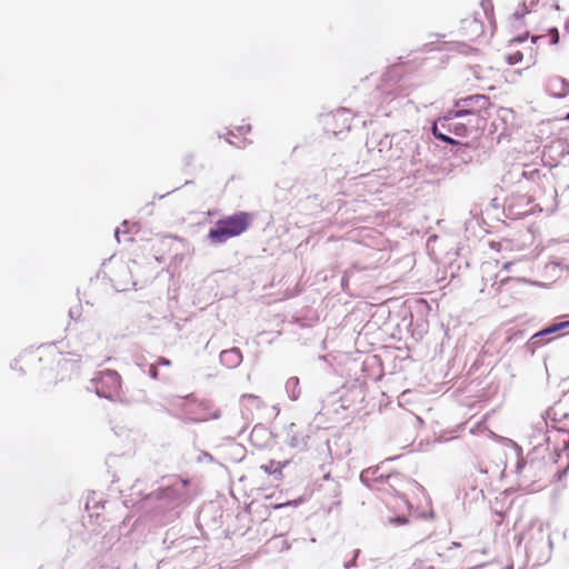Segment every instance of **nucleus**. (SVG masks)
Segmentation results:
<instances>
[{"mask_svg": "<svg viewBox=\"0 0 569 569\" xmlns=\"http://www.w3.org/2000/svg\"><path fill=\"white\" fill-rule=\"evenodd\" d=\"M94 388L99 397L116 400L121 392V377L113 370H106L94 380Z\"/></svg>", "mask_w": 569, "mask_h": 569, "instance_id": "obj_4", "label": "nucleus"}, {"mask_svg": "<svg viewBox=\"0 0 569 569\" xmlns=\"http://www.w3.org/2000/svg\"><path fill=\"white\" fill-rule=\"evenodd\" d=\"M251 131V126L249 123H242L239 126H232L231 129L228 130V137L226 140L231 144H237L233 142L230 137L237 138L239 136L246 137Z\"/></svg>", "mask_w": 569, "mask_h": 569, "instance_id": "obj_9", "label": "nucleus"}, {"mask_svg": "<svg viewBox=\"0 0 569 569\" xmlns=\"http://www.w3.org/2000/svg\"><path fill=\"white\" fill-rule=\"evenodd\" d=\"M284 465H282L281 462H276L273 460H270L268 463L266 465H262L260 468L266 472V473H279L280 477H282V468H283Z\"/></svg>", "mask_w": 569, "mask_h": 569, "instance_id": "obj_12", "label": "nucleus"}, {"mask_svg": "<svg viewBox=\"0 0 569 569\" xmlns=\"http://www.w3.org/2000/svg\"><path fill=\"white\" fill-rule=\"evenodd\" d=\"M481 8H482L483 13L487 16L488 10L492 9V4L489 0H487V1L481 2Z\"/></svg>", "mask_w": 569, "mask_h": 569, "instance_id": "obj_16", "label": "nucleus"}, {"mask_svg": "<svg viewBox=\"0 0 569 569\" xmlns=\"http://www.w3.org/2000/svg\"><path fill=\"white\" fill-rule=\"evenodd\" d=\"M179 240L178 237L164 236L156 240L152 244V250L158 261H164L173 253V246Z\"/></svg>", "mask_w": 569, "mask_h": 569, "instance_id": "obj_6", "label": "nucleus"}, {"mask_svg": "<svg viewBox=\"0 0 569 569\" xmlns=\"http://www.w3.org/2000/svg\"><path fill=\"white\" fill-rule=\"evenodd\" d=\"M487 72L493 74V71L491 69H488Z\"/></svg>", "mask_w": 569, "mask_h": 569, "instance_id": "obj_19", "label": "nucleus"}, {"mask_svg": "<svg viewBox=\"0 0 569 569\" xmlns=\"http://www.w3.org/2000/svg\"><path fill=\"white\" fill-rule=\"evenodd\" d=\"M567 118L569 119V114L567 116Z\"/></svg>", "mask_w": 569, "mask_h": 569, "instance_id": "obj_20", "label": "nucleus"}, {"mask_svg": "<svg viewBox=\"0 0 569 569\" xmlns=\"http://www.w3.org/2000/svg\"><path fill=\"white\" fill-rule=\"evenodd\" d=\"M551 92L557 97H565L569 93V83L562 78H553L549 82Z\"/></svg>", "mask_w": 569, "mask_h": 569, "instance_id": "obj_8", "label": "nucleus"}, {"mask_svg": "<svg viewBox=\"0 0 569 569\" xmlns=\"http://www.w3.org/2000/svg\"><path fill=\"white\" fill-rule=\"evenodd\" d=\"M251 224V216L240 211L224 217L214 223L209 230L208 238L214 243H222L230 238L243 233Z\"/></svg>", "mask_w": 569, "mask_h": 569, "instance_id": "obj_2", "label": "nucleus"}, {"mask_svg": "<svg viewBox=\"0 0 569 569\" xmlns=\"http://www.w3.org/2000/svg\"><path fill=\"white\" fill-rule=\"evenodd\" d=\"M543 338H545V337H542V338H537L536 343H539V340H540V341H542V340H543Z\"/></svg>", "mask_w": 569, "mask_h": 569, "instance_id": "obj_18", "label": "nucleus"}, {"mask_svg": "<svg viewBox=\"0 0 569 569\" xmlns=\"http://www.w3.org/2000/svg\"><path fill=\"white\" fill-rule=\"evenodd\" d=\"M550 33H551V43H552V44L558 43V41H559V33H558V30H557V29H551V30H550Z\"/></svg>", "mask_w": 569, "mask_h": 569, "instance_id": "obj_15", "label": "nucleus"}, {"mask_svg": "<svg viewBox=\"0 0 569 569\" xmlns=\"http://www.w3.org/2000/svg\"><path fill=\"white\" fill-rule=\"evenodd\" d=\"M459 31L465 40L475 41L483 34V22L476 12L461 20Z\"/></svg>", "mask_w": 569, "mask_h": 569, "instance_id": "obj_5", "label": "nucleus"}, {"mask_svg": "<svg viewBox=\"0 0 569 569\" xmlns=\"http://www.w3.org/2000/svg\"><path fill=\"white\" fill-rule=\"evenodd\" d=\"M241 399H242V400H246V399H248V400H252V401H254L258 406H260V405H261V400H260V398H259L258 396H254V395H242Z\"/></svg>", "mask_w": 569, "mask_h": 569, "instance_id": "obj_14", "label": "nucleus"}, {"mask_svg": "<svg viewBox=\"0 0 569 569\" xmlns=\"http://www.w3.org/2000/svg\"><path fill=\"white\" fill-rule=\"evenodd\" d=\"M480 67H477L475 69V76L480 81L479 88L482 90H492L495 89V81L489 76H480L481 72H483Z\"/></svg>", "mask_w": 569, "mask_h": 569, "instance_id": "obj_11", "label": "nucleus"}, {"mask_svg": "<svg viewBox=\"0 0 569 569\" xmlns=\"http://www.w3.org/2000/svg\"><path fill=\"white\" fill-rule=\"evenodd\" d=\"M455 116L450 114V111L445 117H440L435 120L431 131L432 134L449 144L457 146L459 141L452 139L447 133H452L457 137H465L468 133V124L455 121Z\"/></svg>", "mask_w": 569, "mask_h": 569, "instance_id": "obj_3", "label": "nucleus"}, {"mask_svg": "<svg viewBox=\"0 0 569 569\" xmlns=\"http://www.w3.org/2000/svg\"><path fill=\"white\" fill-rule=\"evenodd\" d=\"M286 505H290V502L277 505V506H274V508L278 509V508H281V507L286 506Z\"/></svg>", "mask_w": 569, "mask_h": 569, "instance_id": "obj_17", "label": "nucleus"}, {"mask_svg": "<svg viewBox=\"0 0 569 569\" xmlns=\"http://www.w3.org/2000/svg\"><path fill=\"white\" fill-rule=\"evenodd\" d=\"M523 16L515 13L509 19V41L522 42L529 37V31L523 28Z\"/></svg>", "mask_w": 569, "mask_h": 569, "instance_id": "obj_7", "label": "nucleus"}, {"mask_svg": "<svg viewBox=\"0 0 569 569\" xmlns=\"http://www.w3.org/2000/svg\"><path fill=\"white\" fill-rule=\"evenodd\" d=\"M493 103L485 94H471L455 101V110L450 114L455 117H470L468 124L477 129H485L491 116Z\"/></svg>", "mask_w": 569, "mask_h": 569, "instance_id": "obj_1", "label": "nucleus"}, {"mask_svg": "<svg viewBox=\"0 0 569 569\" xmlns=\"http://www.w3.org/2000/svg\"><path fill=\"white\" fill-rule=\"evenodd\" d=\"M522 57H523L522 53L518 51V52H516V53H513V54L508 57V62L510 64H516V63H518V62H520L522 60Z\"/></svg>", "mask_w": 569, "mask_h": 569, "instance_id": "obj_13", "label": "nucleus"}, {"mask_svg": "<svg viewBox=\"0 0 569 569\" xmlns=\"http://www.w3.org/2000/svg\"><path fill=\"white\" fill-rule=\"evenodd\" d=\"M569 328V321H563V322H559V323H553L551 326H549L548 328L537 332L532 339H537V338H542V337H546V336H549L551 333H556V332H559L563 329H567Z\"/></svg>", "mask_w": 569, "mask_h": 569, "instance_id": "obj_10", "label": "nucleus"}]
</instances>
